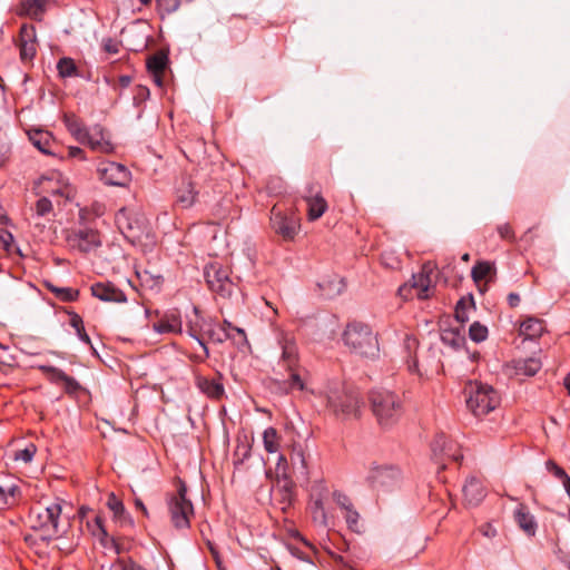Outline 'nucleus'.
Returning <instances> with one entry per match:
<instances>
[{
	"instance_id": "obj_1",
	"label": "nucleus",
	"mask_w": 570,
	"mask_h": 570,
	"mask_svg": "<svg viewBox=\"0 0 570 570\" xmlns=\"http://www.w3.org/2000/svg\"><path fill=\"white\" fill-rule=\"evenodd\" d=\"M327 410L338 420L357 419L363 400L360 391L345 382H328L324 390Z\"/></svg>"
},
{
	"instance_id": "obj_2",
	"label": "nucleus",
	"mask_w": 570,
	"mask_h": 570,
	"mask_svg": "<svg viewBox=\"0 0 570 570\" xmlns=\"http://www.w3.org/2000/svg\"><path fill=\"white\" fill-rule=\"evenodd\" d=\"M61 514L62 501L56 499L47 505L38 504L32 508L29 519L32 522V528L43 530L49 535H60L68 528V521L63 522Z\"/></svg>"
},
{
	"instance_id": "obj_3",
	"label": "nucleus",
	"mask_w": 570,
	"mask_h": 570,
	"mask_svg": "<svg viewBox=\"0 0 570 570\" xmlns=\"http://www.w3.org/2000/svg\"><path fill=\"white\" fill-rule=\"evenodd\" d=\"M344 344L354 353L364 357H374L379 343L371 327L361 322L348 323L343 333Z\"/></svg>"
},
{
	"instance_id": "obj_4",
	"label": "nucleus",
	"mask_w": 570,
	"mask_h": 570,
	"mask_svg": "<svg viewBox=\"0 0 570 570\" xmlns=\"http://www.w3.org/2000/svg\"><path fill=\"white\" fill-rule=\"evenodd\" d=\"M373 414L379 424L387 428L397 422L403 413V403L399 395L391 391L377 390L370 395Z\"/></svg>"
},
{
	"instance_id": "obj_5",
	"label": "nucleus",
	"mask_w": 570,
	"mask_h": 570,
	"mask_svg": "<svg viewBox=\"0 0 570 570\" xmlns=\"http://www.w3.org/2000/svg\"><path fill=\"white\" fill-rule=\"evenodd\" d=\"M466 393V406L476 417L488 415L501 404L499 392L485 383H469Z\"/></svg>"
},
{
	"instance_id": "obj_6",
	"label": "nucleus",
	"mask_w": 570,
	"mask_h": 570,
	"mask_svg": "<svg viewBox=\"0 0 570 570\" xmlns=\"http://www.w3.org/2000/svg\"><path fill=\"white\" fill-rule=\"evenodd\" d=\"M168 511L173 525L176 529H187L190 525V518L194 515V507L187 498V487L179 481L177 490L168 498Z\"/></svg>"
},
{
	"instance_id": "obj_7",
	"label": "nucleus",
	"mask_w": 570,
	"mask_h": 570,
	"mask_svg": "<svg viewBox=\"0 0 570 570\" xmlns=\"http://www.w3.org/2000/svg\"><path fill=\"white\" fill-rule=\"evenodd\" d=\"M366 480L372 489L387 493L401 489L404 475L397 465H375L371 468Z\"/></svg>"
},
{
	"instance_id": "obj_8",
	"label": "nucleus",
	"mask_w": 570,
	"mask_h": 570,
	"mask_svg": "<svg viewBox=\"0 0 570 570\" xmlns=\"http://www.w3.org/2000/svg\"><path fill=\"white\" fill-rule=\"evenodd\" d=\"M287 393L298 392L301 396L313 393L309 373L298 365L296 347L287 341Z\"/></svg>"
},
{
	"instance_id": "obj_9",
	"label": "nucleus",
	"mask_w": 570,
	"mask_h": 570,
	"mask_svg": "<svg viewBox=\"0 0 570 570\" xmlns=\"http://www.w3.org/2000/svg\"><path fill=\"white\" fill-rule=\"evenodd\" d=\"M328 495L330 491L323 481H316L311 487L307 509L314 524L323 529L328 527V518L324 505Z\"/></svg>"
},
{
	"instance_id": "obj_10",
	"label": "nucleus",
	"mask_w": 570,
	"mask_h": 570,
	"mask_svg": "<svg viewBox=\"0 0 570 570\" xmlns=\"http://www.w3.org/2000/svg\"><path fill=\"white\" fill-rule=\"evenodd\" d=\"M431 450L433 459L440 465V470H444L448 462L459 463L463 459L460 445L444 434H439L434 438Z\"/></svg>"
},
{
	"instance_id": "obj_11",
	"label": "nucleus",
	"mask_w": 570,
	"mask_h": 570,
	"mask_svg": "<svg viewBox=\"0 0 570 570\" xmlns=\"http://www.w3.org/2000/svg\"><path fill=\"white\" fill-rule=\"evenodd\" d=\"M99 179L109 186L125 187L131 179L129 169L115 161H100L97 167Z\"/></svg>"
},
{
	"instance_id": "obj_12",
	"label": "nucleus",
	"mask_w": 570,
	"mask_h": 570,
	"mask_svg": "<svg viewBox=\"0 0 570 570\" xmlns=\"http://www.w3.org/2000/svg\"><path fill=\"white\" fill-rule=\"evenodd\" d=\"M67 243L72 249L89 253L101 245V238L97 229L83 227L71 230L67 236Z\"/></svg>"
},
{
	"instance_id": "obj_13",
	"label": "nucleus",
	"mask_w": 570,
	"mask_h": 570,
	"mask_svg": "<svg viewBox=\"0 0 570 570\" xmlns=\"http://www.w3.org/2000/svg\"><path fill=\"white\" fill-rule=\"evenodd\" d=\"M205 278L208 287L222 297L229 296L233 292L234 284L229 279L227 271L212 264L205 268Z\"/></svg>"
},
{
	"instance_id": "obj_14",
	"label": "nucleus",
	"mask_w": 570,
	"mask_h": 570,
	"mask_svg": "<svg viewBox=\"0 0 570 570\" xmlns=\"http://www.w3.org/2000/svg\"><path fill=\"white\" fill-rule=\"evenodd\" d=\"M287 551L296 558L312 563V556L315 554L316 549L297 530L287 528Z\"/></svg>"
},
{
	"instance_id": "obj_15",
	"label": "nucleus",
	"mask_w": 570,
	"mask_h": 570,
	"mask_svg": "<svg viewBox=\"0 0 570 570\" xmlns=\"http://www.w3.org/2000/svg\"><path fill=\"white\" fill-rule=\"evenodd\" d=\"M186 327L188 335L198 342V344L204 350V357L207 358L209 356V351L205 343V340L203 338V332L205 331V324H207V321H209V318L204 317L200 314L199 308L196 306L193 307L190 314L186 315Z\"/></svg>"
},
{
	"instance_id": "obj_16",
	"label": "nucleus",
	"mask_w": 570,
	"mask_h": 570,
	"mask_svg": "<svg viewBox=\"0 0 570 570\" xmlns=\"http://www.w3.org/2000/svg\"><path fill=\"white\" fill-rule=\"evenodd\" d=\"M196 387L210 400H222L225 395V386L223 383V375L217 373L214 377H208L202 374L195 376Z\"/></svg>"
},
{
	"instance_id": "obj_17",
	"label": "nucleus",
	"mask_w": 570,
	"mask_h": 570,
	"mask_svg": "<svg viewBox=\"0 0 570 570\" xmlns=\"http://www.w3.org/2000/svg\"><path fill=\"white\" fill-rule=\"evenodd\" d=\"M20 59L23 62L31 61L37 53V33L32 24H23L19 36Z\"/></svg>"
},
{
	"instance_id": "obj_18",
	"label": "nucleus",
	"mask_w": 570,
	"mask_h": 570,
	"mask_svg": "<svg viewBox=\"0 0 570 570\" xmlns=\"http://www.w3.org/2000/svg\"><path fill=\"white\" fill-rule=\"evenodd\" d=\"M86 144H88L94 151L101 154H111L115 149L105 128L100 125L88 128Z\"/></svg>"
},
{
	"instance_id": "obj_19",
	"label": "nucleus",
	"mask_w": 570,
	"mask_h": 570,
	"mask_svg": "<svg viewBox=\"0 0 570 570\" xmlns=\"http://www.w3.org/2000/svg\"><path fill=\"white\" fill-rule=\"evenodd\" d=\"M115 222L120 233L130 240H135L140 237V224L135 219L131 213L127 208H121L117 212Z\"/></svg>"
},
{
	"instance_id": "obj_20",
	"label": "nucleus",
	"mask_w": 570,
	"mask_h": 570,
	"mask_svg": "<svg viewBox=\"0 0 570 570\" xmlns=\"http://www.w3.org/2000/svg\"><path fill=\"white\" fill-rule=\"evenodd\" d=\"M91 294L96 298L102 301V302H110V303H125L127 302V297L125 293L117 288L112 283H95L91 285Z\"/></svg>"
},
{
	"instance_id": "obj_21",
	"label": "nucleus",
	"mask_w": 570,
	"mask_h": 570,
	"mask_svg": "<svg viewBox=\"0 0 570 570\" xmlns=\"http://www.w3.org/2000/svg\"><path fill=\"white\" fill-rule=\"evenodd\" d=\"M291 463L296 480L307 481L308 471L305 460V446L301 442H294L291 451Z\"/></svg>"
},
{
	"instance_id": "obj_22",
	"label": "nucleus",
	"mask_w": 570,
	"mask_h": 570,
	"mask_svg": "<svg viewBox=\"0 0 570 570\" xmlns=\"http://www.w3.org/2000/svg\"><path fill=\"white\" fill-rule=\"evenodd\" d=\"M464 500L470 505H478L485 498V488L482 481L471 476L463 485Z\"/></svg>"
},
{
	"instance_id": "obj_23",
	"label": "nucleus",
	"mask_w": 570,
	"mask_h": 570,
	"mask_svg": "<svg viewBox=\"0 0 570 570\" xmlns=\"http://www.w3.org/2000/svg\"><path fill=\"white\" fill-rule=\"evenodd\" d=\"M546 331L544 322L538 317H527L519 327V335L524 340H538Z\"/></svg>"
},
{
	"instance_id": "obj_24",
	"label": "nucleus",
	"mask_w": 570,
	"mask_h": 570,
	"mask_svg": "<svg viewBox=\"0 0 570 570\" xmlns=\"http://www.w3.org/2000/svg\"><path fill=\"white\" fill-rule=\"evenodd\" d=\"M197 197V191H195L194 185L188 179H183L179 187L176 189V204L186 209L190 208Z\"/></svg>"
},
{
	"instance_id": "obj_25",
	"label": "nucleus",
	"mask_w": 570,
	"mask_h": 570,
	"mask_svg": "<svg viewBox=\"0 0 570 570\" xmlns=\"http://www.w3.org/2000/svg\"><path fill=\"white\" fill-rule=\"evenodd\" d=\"M305 202L307 206V219L309 222L321 218L328 208L326 199L320 193L306 196Z\"/></svg>"
},
{
	"instance_id": "obj_26",
	"label": "nucleus",
	"mask_w": 570,
	"mask_h": 570,
	"mask_svg": "<svg viewBox=\"0 0 570 570\" xmlns=\"http://www.w3.org/2000/svg\"><path fill=\"white\" fill-rule=\"evenodd\" d=\"M284 456L279 454L275 472L271 469L266 471L267 478L272 480V492L274 495H282L285 491V465L283 464Z\"/></svg>"
},
{
	"instance_id": "obj_27",
	"label": "nucleus",
	"mask_w": 570,
	"mask_h": 570,
	"mask_svg": "<svg viewBox=\"0 0 570 570\" xmlns=\"http://www.w3.org/2000/svg\"><path fill=\"white\" fill-rule=\"evenodd\" d=\"M514 519L528 535H534L537 532V522L524 504H519L514 511Z\"/></svg>"
},
{
	"instance_id": "obj_28",
	"label": "nucleus",
	"mask_w": 570,
	"mask_h": 570,
	"mask_svg": "<svg viewBox=\"0 0 570 570\" xmlns=\"http://www.w3.org/2000/svg\"><path fill=\"white\" fill-rule=\"evenodd\" d=\"M31 144L45 155H52L51 146L53 144L52 136L49 131L35 129L28 132Z\"/></svg>"
},
{
	"instance_id": "obj_29",
	"label": "nucleus",
	"mask_w": 570,
	"mask_h": 570,
	"mask_svg": "<svg viewBox=\"0 0 570 570\" xmlns=\"http://www.w3.org/2000/svg\"><path fill=\"white\" fill-rule=\"evenodd\" d=\"M512 367L517 375L533 376L542 367V363L538 357L519 358L512 362Z\"/></svg>"
},
{
	"instance_id": "obj_30",
	"label": "nucleus",
	"mask_w": 570,
	"mask_h": 570,
	"mask_svg": "<svg viewBox=\"0 0 570 570\" xmlns=\"http://www.w3.org/2000/svg\"><path fill=\"white\" fill-rule=\"evenodd\" d=\"M207 336L214 343H224L225 341L233 338L234 336L226 331V327L220 326L215 320L209 318L205 324V331L203 332V338Z\"/></svg>"
},
{
	"instance_id": "obj_31",
	"label": "nucleus",
	"mask_w": 570,
	"mask_h": 570,
	"mask_svg": "<svg viewBox=\"0 0 570 570\" xmlns=\"http://www.w3.org/2000/svg\"><path fill=\"white\" fill-rule=\"evenodd\" d=\"M419 347V341L411 336L406 335L404 338V348L406 350L409 356L406 360L407 370L412 374H417L419 376H423V373L419 368V363L415 356V352Z\"/></svg>"
},
{
	"instance_id": "obj_32",
	"label": "nucleus",
	"mask_w": 570,
	"mask_h": 570,
	"mask_svg": "<svg viewBox=\"0 0 570 570\" xmlns=\"http://www.w3.org/2000/svg\"><path fill=\"white\" fill-rule=\"evenodd\" d=\"M107 507L114 513V518L121 524H131V519L126 512L125 505L115 493H110L107 499Z\"/></svg>"
},
{
	"instance_id": "obj_33",
	"label": "nucleus",
	"mask_w": 570,
	"mask_h": 570,
	"mask_svg": "<svg viewBox=\"0 0 570 570\" xmlns=\"http://www.w3.org/2000/svg\"><path fill=\"white\" fill-rule=\"evenodd\" d=\"M63 122L68 131L81 144H86L88 128L75 115H65Z\"/></svg>"
},
{
	"instance_id": "obj_34",
	"label": "nucleus",
	"mask_w": 570,
	"mask_h": 570,
	"mask_svg": "<svg viewBox=\"0 0 570 570\" xmlns=\"http://www.w3.org/2000/svg\"><path fill=\"white\" fill-rule=\"evenodd\" d=\"M271 228L282 237H285V205L277 203L271 210Z\"/></svg>"
},
{
	"instance_id": "obj_35",
	"label": "nucleus",
	"mask_w": 570,
	"mask_h": 570,
	"mask_svg": "<svg viewBox=\"0 0 570 570\" xmlns=\"http://www.w3.org/2000/svg\"><path fill=\"white\" fill-rule=\"evenodd\" d=\"M441 341L455 350L462 347L465 344V336L460 328H442Z\"/></svg>"
},
{
	"instance_id": "obj_36",
	"label": "nucleus",
	"mask_w": 570,
	"mask_h": 570,
	"mask_svg": "<svg viewBox=\"0 0 570 570\" xmlns=\"http://www.w3.org/2000/svg\"><path fill=\"white\" fill-rule=\"evenodd\" d=\"M412 288L416 291L420 299H426L430 296L431 278L424 272L412 276Z\"/></svg>"
},
{
	"instance_id": "obj_37",
	"label": "nucleus",
	"mask_w": 570,
	"mask_h": 570,
	"mask_svg": "<svg viewBox=\"0 0 570 570\" xmlns=\"http://www.w3.org/2000/svg\"><path fill=\"white\" fill-rule=\"evenodd\" d=\"M17 492H19V488L14 482L10 480L0 482V508L12 503Z\"/></svg>"
},
{
	"instance_id": "obj_38",
	"label": "nucleus",
	"mask_w": 570,
	"mask_h": 570,
	"mask_svg": "<svg viewBox=\"0 0 570 570\" xmlns=\"http://www.w3.org/2000/svg\"><path fill=\"white\" fill-rule=\"evenodd\" d=\"M320 287L325 292L328 297L340 295L346 287L344 279L337 275L324 279L320 283Z\"/></svg>"
},
{
	"instance_id": "obj_39",
	"label": "nucleus",
	"mask_w": 570,
	"mask_h": 570,
	"mask_svg": "<svg viewBox=\"0 0 570 570\" xmlns=\"http://www.w3.org/2000/svg\"><path fill=\"white\" fill-rule=\"evenodd\" d=\"M43 0H24L21 2L20 13L38 19L45 12Z\"/></svg>"
},
{
	"instance_id": "obj_40",
	"label": "nucleus",
	"mask_w": 570,
	"mask_h": 570,
	"mask_svg": "<svg viewBox=\"0 0 570 570\" xmlns=\"http://www.w3.org/2000/svg\"><path fill=\"white\" fill-rule=\"evenodd\" d=\"M155 330L158 333H181V321L179 317L171 315L167 316L165 320L159 321L154 324Z\"/></svg>"
},
{
	"instance_id": "obj_41",
	"label": "nucleus",
	"mask_w": 570,
	"mask_h": 570,
	"mask_svg": "<svg viewBox=\"0 0 570 570\" xmlns=\"http://www.w3.org/2000/svg\"><path fill=\"white\" fill-rule=\"evenodd\" d=\"M168 63V57L165 52H157L148 58L147 69L149 73H164Z\"/></svg>"
},
{
	"instance_id": "obj_42",
	"label": "nucleus",
	"mask_w": 570,
	"mask_h": 570,
	"mask_svg": "<svg viewBox=\"0 0 570 570\" xmlns=\"http://www.w3.org/2000/svg\"><path fill=\"white\" fill-rule=\"evenodd\" d=\"M263 442H264V449L271 453L274 454L278 451L279 448V436L277 434V431L274 428H268L263 433Z\"/></svg>"
},
{
	"instance_id": "obj_43",
	"label": "nucleus",
	"mask_w": 570,
	"mask_h": 570,
	"mask_svg": "<svg viewBox=\"0 0 570 570\" xmlns=\"http://www.w3.org/2000/svg\"><path fill=\"white\" fill-rule=\"evenodd\" d=\"M57 70L59 76L62 78L78 76V69L73 59L68 57L59 59L57 63Z\"/></svg>"
},
{
	"instance_id": "obj_44",
	"label": "nucleus",
	"mask_w": 570,
	"mask_h": 570,
	"mask_svg": "<svg viewBox=\"0 0 570 570\" xmlns=\"http://www.w3.org/2000/svg\"><path fill=\"white\" fill-rule=\"evenodd\" d=\"M108 570H147L132 558L118 557L110 566Z\"/></svg>"
},
{
	"instance_id": "obj_45",
	"label": "nucleus",
	"mask_w": 570,
	"mask_h": 570,
	"mask_svg": "<svg viewBox=\"0 0 570 570\" xmlns=\"http://www.w3.org/2000/svg\"><path fill=\"white\" fill-rule=\"evenodd\" d=\"M493 264L490 262L481 261L476 262L472 267L471 277L475 283L483 281L492 271Z\"/></svg>"
},
{
	"instance_id": "obj_46",
	"label": "nucleus",
	"mask_w": 570,
	"mask_h": 570,
	"mask_svg": "<svg viewBox=\"0 0 570 570\" xmlns=\"http://www.w3.org/2000/svg\"><path fill=\"white\" fill-rule=\"evenodd\" d=\"M70 325L75 328L79 340L85 344L91 345L89 335L86 333L83 321L77 313L70 314Z\"/></svg>"
},
{
	"instance_id": "obj_47",
	"label": "nucleus",
	"mask_w": 570,
	"mask_h": 570,
	"mask_svg": "<svg viewBox=\"0 0 570 570\" xmlns=\"http://www.w3.org/2000/svg\"><path fill=\"white\" fill-rule=\"evenodd\" d=\"M39 370L48 377V380L53 384L62 383V380L66 379V373L55 366L51 365H40Z\"/></svg>"
},
{
	"instance_id": "obj_48",
	"label": "nucleus",
	"mask_w": 570,
	"mask_h": 570,
	"mask_svg": "<svg viewBox=\"0 0 570 570\" xmlns=\"http://www.w3.org/2000/svg\"><path fill=\"white\" fill-rule=\"evenodd\" d=\"M50 291L62 302H73L78 298L79 292L71 287L49 286Z\"/></svg>"
},
{
	"instance_id": "obj_49",
	"label": "nucleus",
	"mask_w": 570,
	"mask_h": 570,
	"mask_svg": "<svg viewBox=\"0 0 570 570\" xmlns=\"http://www.w3.org/2000/svg\"><path fill=\"white\" fill-rule=\"evenodd\" d=\"M469 336L475 343L483 342L488 337V327L479 322H474L470 325Z\"/></svg>"
},
{
	"instance_id": "obj_50",
	"label": "nucleus",
	"mask_w": 570,
	"mask_h": 570,
	"mask_svg": "<svg viewBox=\"0 0 570 570\" xmlns=\"http://www.w3.org/2000/svg\"><path fill=\"white\" fill-rule=\"evenodd\" d=\"M344 518H345V521L347 523V527L348 529H351L352 531H355V532H358V528H360V524H358V519H360V514L358 512L354 509V505L347 510L344 511Z\"/></svg>"
},
{
	"instance_id": "obj_51",
	"label": "nucleus",
	"mask_w": 570,
	"mask_h": 570,
	"mask_svg": "<svg viewBox=\"0 0 570 570\" xmlns=\"http://www.w3.org/2000/svg\"><path fill=\"white\" fill-rule=\"evenodd\" d=\"M36 451H37L36 445L35 444H29L24 449L16 451L14 460L16 461H22L24 463H29V462L32 461V459H33V456L36 454Z\"/></svg>"
},
{
	"instance_id": "obj_52",
	"label": "nucleus",
	"mask_w": 570,
	"mask_h": 570,
	"mask_svg": "<svg viewBox=\"0 0 570 570\" xmlns=\"http://www.w3.org/2000/svg\"><path fill=\"white\" fill-rule=\"evenodd\" d=\"M100 544L106 549H111L118 540V537L109 535L105 527L99 525V533L96 537Z\"/></svg>"
},
{
	"instance_id": "obj_53",
	"label": "nucleus",
	"mask_w": 570,
	"mask_h": 570,
	"mask_svg": "<svg viewBox=\"0 0 570 570\" xmlns=\"http://www.w3.org/2000/svg\"><path fill=\"white\" fill-rule=\"evenodd\" d=\"M497 232H498V234H499L501 239L508 240L510 243H514L515 242L514 230H513L512 226L509 223H504V224L498 225Z\"/></svg>"
},
{
	"instance_id": "obj_54",
	"label": "nucleus",
	"mask_w": 570,
	"mask_h": 570,
	"mask_svg": "<svg viewBox=\"0 0 570 570\" xmlns=\"http://www.w3.org/2000/svg\"><path fill=\"white\" fill-rule=\"evenodd\" d=\"M52 203L48 197H41L36 203V213L38 216H46L52 212Z\"/></svg>"
},
{
	"instance_id": "obj_55",
	"label": "nucleus",
	"mask_w": 570,
	"mask_h": 570,
	"mask_svg": "<svg viewBox=\"0 0 570 570\" xmlns=\"http://www.w3.org/2000/svg\"><path fill=\"white\" fill-rule=\"evenodd\" d=\"M61 384L65 389V392L70 395H75L81 390V385L79 384V382L67 374L66 379L62 380Z\"/></svg>"
},
{
	"instance_id": "obj_56",
	"label": "nucleus",
	"mask_w": 570,
	"mask_h": 570,
	"mask_svg": "<svg viewBox=\"0 0 570 570\" xmlns=\"http://www.w3.org/2000/svg\"><path fill=\"white\" fill-rule=\"evenodd\" d=\"M454 315L456 321L461 324H464L469 321L468 304L465 303L464 298H461L456 303Z\"/></svg>"
},
{
	"instance_id": "obj_57",
	"label": "nucleus",
	"mask_w": 570,
	"mask_h": 570,
	"mask_svg": "<svg viewBox=\"0 0 570 570\" xmlns=\"http://www.w3.org/2000/svg\"><path fill=\"white\" fill-rule=\"evenodd\" d=\"M160 12L170 14L176 11L180 4L179 0H156Z\"/></svg>"
},
{
	"instance_id": "obj_58",
	"label": "nucleus",
	"mask_w": 570,
	"mask_h": 570,
	"mask_svg": "<svg viewBox=\"0 0 570 570\" xmlns=\"http://www.w3.org/2000/svg\"><path fill=\"white\" fill-rule=\"evenodd\" d=\"M333 500L343 511L353 507L351 499L341 491L333 492Z\"/></svg>"
},
{
	"instance_id": "obj_59",
	"label": "nucleus",
	"mask_w": 570,
	"mask_h": 570,
	"mask_svg": "<svg viewBox=\"0 0 570 570\" xmlns=\"http://www.w3.org/2000/svg\"><path fill=\"white\" fill-rule=\"evenodd\" d=\"M12 242H13L12 234L4 228H0V244L2 245V247L6 250H9Z\"/></svg>"
},
{
	"instance_id": "obj_60",
	"label": "nucleus",
	"mask_w": 570,
	"mask_h": 570,
	"mask_svg": "<svg viewBox=\"0 0 570 570\" xmlns=\"http://www.w3.org/2000/svg\"><path fill=\"white\" fill-rule=\"evenodd\" d=\"M110 550H114L115 553L120 557L122 553H126L130 550V546L122 538H118Z\"/></svg>"
},
{
	"instance_id": "obj_61",
	"label": "nucleus",
	"mask_w": 570,
	"mask_h": 570,
	"mask_svg": "<svg viewBox=\"0 0 570 570\" xmlns=\"http://www.w3.org/2000/svg\"><path fill=\"white\" fill-rule=\"evenodd\" d=\"M87 524H88V528H89L90 532H91V533H92V535H95V537H97V535H98V533H99V525H100V527H105V524H104V519H102V517H101V515H99V514H96V515H95V518H94V520H92V522H89V521H88V523H87Z\"/></svg>"
},
{
	"instance_id": "obj_62",
	"label": "nucleus",
	"mask_w": 570,
	"mask_h": 570,
	"mask_svg": "<svg viewBox=\"0 0 570 570\" xmlns=\"http://www.w3.org/2000/svg\"><path fill=\"white\" fill-rule=\"evenodd\" d=\"M507 299H508L509 306L512 307V308L519 306V304L521 302L520 295L517 294V293H510L508 295Z\"/></svg>"
},
{
	"instance_id": "obj_63",
	"label": "nucleus",
	"mask_w": 570,
	"mask_h": 570,
	"mask_svg": "<svg viewBox=\"0 0 570 570\" xmlns=\"http://www.w3.org/2000/svg\"><path fill=\"white\" fill-rule=\"evenodd\" d=\"M480 531L483 535L488 537V538H492L495 535L497 531L491 525V524H484L480 528Z\"/></svg>"
},
{
	"instance_id": "obj_64",
	"label": "nucleus",
	"mask_w": 570,
	"mask_h": 570,
	"mask_svg": "<svg viewBox=\"0 0 570 570\" xmlns=\"http://www.w3.org/2000/svg\"><path fill=\"white\" fill-rule=\"evenodd\" d=\"M104 48L109 53H117L118 52V45L115 41H112L111 39H108L104 43Z\"/></svg>"
}]
</instances>
